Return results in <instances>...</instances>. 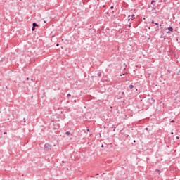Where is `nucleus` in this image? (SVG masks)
<instances>
[{"label": "nucleus", "mask_w": 180, "mask_h": 180, "mask_svg": "<svg viewBox=\"0 0 180 180\" xmlns=\"http://www.w3.org/2000/svg\"><path fill=\"white\" fill-rule=\"evenodd\" d=\"M44 150H45L46 151H49V150H51V146H50V144L46 143L44 146Z\"/></svg>", "instance_id": "f257e3e1"}, {"label": "nucleus", "mask_w": 180, "mask_h": 180, "mask_svg": "<svg viewBox=\"0 0 180 180\" xmlns=\"http://www.w3.org/2000/svg\"><path fill=\"white\" fill-rule=\"evenodd\" d=\"M135 15H132L131 17L130 16H129V19H128V20L129 21H130V20H133L134 19H135V17H134Z\"/></svg>", "instance_id": "f03ea898"}, {"label": "nucleus", "mask_w": 180, "mask_h": 180, "mask_svg": "<svg viewBox=\"0 0 180 180\" xmlns=\"http://www.w3.org/2000/svg\"><path fill=\"white\" fill-rule=\"evenodd\" d=\"M168 30H169V32H172V30H174V29L170 27L168 28Z\"/></svg>", "instance_id": "7ed1b4c3"}, {"label": "nucleus", "mask_w": 180, "mask_h": 180, "mask_svg": "<svg viewBox=\"0 0 180 180\" xmlns=\"http://www.w3.org/2000/svg\"><path fill=\"white\" fill-rule=\"evenodd\" d=\"M32 26L34 27H35L36 26H39L37 24H36L35 22H34L33 24H32Z\"/></svg>", "instance_id": "20e7f679"}, {"label": "nucleus", "mask_w": 180, "mask_h": 180, "mask_svg": "<svg viewBox=\"0 0 180 180\" xmlns=\"http://www.w3.org/2000/svg\"><path fill=\"white\" fill-rule=\"evenodd\" d=\"M129 88H130V89H133V88H134V86H133V85L131 84V85L129 86Z\"/></svg>", "instance_id": "39448f33"}, {"label": "nucleus", "mask_w": 180, "mask_h": 180, "mask_svg": "<svg viewBox=\"0 0 180 180\" xmlns=\"http://www.w3.org/2000/svg\"><path fill=\"white\" fill-rule=\"evenodd\" d=\"M70 134H71V133H70V131L66 132L67 136H70Z\"/></svg>", "instance_id": "423d86ee"}, {"label": "nucleus", "mask_w": 180, "mask_h": 180, "mask_svg": "<svg viewBox=\"0 0 180 180\" xmlns=\"http://www.w3.org/2000/svg\"><path fill=\"white\" fill-rule=\"evenodd\" d=\"M34 29H35V27L33 26L32 28V32L34 30Z\"/></svg>", "instance_id": "0eeeda50"}, {"label": "nucleus", "mask_w": 180, "mask_h": 180, "mask_svg": "<svg viewBox=\"0 0 180 180\" xmlns=\"http://www.w3.org/2000/svg\"><path fill=\"white\" fill-rule=\"evenodd\" d=\"M155 2V1H154V0L152 1H151L152 5H153V4H154Z\"/></svg>", "instance_id": "6e6552de"}, {"label": "nucleus", "mask_w": 180, "mask_h": 180, "mask_svg": "<svg viewBox=\"0 0 180 180\" xmlns=\"http://www.w3.org/2000/svg\"><path fill=\"white\" fill-rule=\"evenodd\" d=\"M70 96H71V95L70 94H68V97L70 98Z\"/></svg>", "instance_id": "1a4fd4ad"}, {"label": "nucleus", "mask_w": 180, "mask_h": 180, "mask_svg": "<svg viewBox=\"0 0 180 180\" xmlns=\"http://www.w3.org/2000/svg\"><path fill=\"white\" fill-rule=\"evenodd\" d=\"M113 8H114L113 6H112L110 7V9H113Z\"/></svg>", "instance_id": "9d476101"}, {"label": "nucleus", "mask_w": 180, "mask_h": 180, "mask_svg": "<svg viewBox=\"0 0 180 180\" xmlns=\"http://www.w3.org/2000/svg\"><path fill=\"white\" fill-rule=\"evenodd\" d=\"M155 25H158V22H155Z\"/></svg>", "instance_id": "9b49d317"}, {"label": "nucleus", "mask_w": 180, "mask_h": 180, "mask_svg": "<svg viewBox=\"0 0 180 180\" xmlns=\"http://www.w3.org/2000/svg\"><path fill=\"white\" fill-rule=\"evenodd\" d=\"M56 46H57V47H58L60 46V44H57Z\"/></svg>", "instance_id": "f8f14e48"}, {"label": "nucleus", "mask_w": 180, "mask_h": 180, "mask_svg": "<svg viewBox=\"0 0 180 180\" xmlns=\"http://www.w3.org/2000/svg\"><path fill=\"white\" fill-rule=\"evenodd\" d=\"M167 33H170V31H167Z\"/></svg>", "instance_id": "ddd939ff"}, {"label": "nucleus", "mask_w": 180, "mask_h": 180, "mask_svg": "<svg viewBox=\"0 0 180 180\" xmlns=\"http://www.w3.org/2000/svg\"><path fill=\"white\" fill-rule=\"evenodd\" d=\"M98 76L101 77V73H98Z\"/></svg>", "instance_id": "4468645a"}, {"label": "nucleus", "mask_w": 180, "mask_h": 180, "mask_svg": "<svg viewBox=\"0 0 180 180\" xmlns=\"http://www.w3.org/2000/svg\"><path fill=\"white\" fill-rule=\"evenodd\" d=\"M171 134H174V132H171Z\"/></svg>", "instance_id": "2eb2a0df"}, {"label": "nucleus", "mask_w": 180, "mask_h": 180, "mask_svg": "<svg viewBox=\"0 0 180 180\" xmlns=\"http://www.w3.org/2000/svg\"><path fill=\"white\" fill-rule=\"evenodd\" d=\"M131 25H129V27H131Z\"/></svg>", "instance_id": "dca6fc26"}, {"label": "nucleus", "mask_w": 180, "mask_h": 180, "mask_svg": "<svg viewBox=\"0 0 180 180\" xmlns=\"http://www.w3.org/2000/svg\"><path fill=\"white\" fill-rule=\"evenodd\" d=\"M174 120L171 121L172 123H173Z\"/></svg>", "instance_id": "f3484780"}, {"label": "nucleus", "mask_w": 180, "mask_h": 180, "mask_svg": "<svg viewBox=\"0 0 180 180\" xmlns=\"http://www.w3.org/2000/svg\"><path fill=\"white\" fill-rule=\"evenodd\" d=\"M74 102H77V101H76V100H75V101H74Z\"/></svg>", "instance_id": "a211bd4d"}, {"label": "nucleus", "mask_w": 180, "mask_h": 180, "mask_svg": "<svg viewBox=\"0 0 180 180\" xmlns=\"http://www.w3.org/2000/svg\"><path fill=\"white\" fill-rule=\"evenodd\" d=\"M152 23H154V21H152Z\"/></svg>", "instance_id": "6ab92c4d"}, {"label": "nucleus", "mask_w": 180, "mask_h": 180, "mask_svg": "<svg viewBox=\"0 0 180 180\" xmlns=\"http://www.w3.org/2000/svg\"><path fill=\"white\" fill-rule=\"evenodd\" d=\"M101 147H103V145H102Z\"/></svg>", "instance_id": "aec40b11"}]
</instances>
